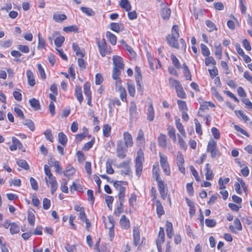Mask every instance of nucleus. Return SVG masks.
<instances>
[{
	"label": "nucleus",
	"mask_w": 252,
	"mask_h": 252,
	"mask_svg": "<svg viewBox=\"0 0 252 252\" xmlns=\"http://www.w3.org/2000/svg\"><path fill=\"white\" fill-rule=\"evenodd\" d=\"M175 125L177 129L180 132V133L186 138L187 136L186 133L184 129V127L182 123H180V119L176 118L175 119Z\"/></svg>",
	"instance_id": "nucleus-16"
},
{
	"label": "nucleus",
	"mask_w": 252,
	"mask_h": 252,
	"mask_svg": "<svg viewBox=\"0 0 252 252\" xmlns=\"http://www.w3.org/2000/svg\"><path fill=\"white\" fill-rule=\"evenodd\" d=\"M168 130V134L169 137L172 140L175 142L176 141V134H175V129L169 126L167 128Z\"/></svg>",
	"instance_id": "nucleus-39"
},
{
	"label": "nucleus",
	"mask_w": 252,
	"mask_h": 252,
	"mask_svg": "<svg viewBox=\"0 0 252 252\" xmlns=\"http://www.w3.org/2000/svg\"><path fill=\"white\" fill-rule=\"evenodd\" d=\"M123 139L124 141V145L126 147H131L133 145V140L130 133L127 131H125L123 133Z\"/></svg>",
	"instance_id": "nucleus-7"
},
{
	"label": "nucleus",
	"mask_w": 252,
	"mask_h": 252,
	"mask_svg": "<svg viewBox=\"0 0 252 252\" xmlns=\"http://www.w3.org/2000/svg\"><path fill=\"white\" fill-rule=\"evenodd\" d=\"M178 38L179 37H176L175 36L170 35V34H168L166 37L167 43L172 47L176 49H179V46L178 41Z\"/></svg>",
	"instance_id": "nucleus-8"
},
{
	"label": "nucleus",
	"mask_w": 252,
	"mask_h": 252,
	"mask_svg": "<svg viewBox=\"0 0 252 252\" xmlns=\"http://www.w3.org/2000/svg\"><path fill=\"white\" fill-rule=\"evenodd\" d=\"M26 74L28 77L29 84L31 86L33 87L35 84V82L32 72L31 70H28Z\"/></svg>",
	"instance_id": "nucleus-24"
},
{
	"label": "nucleus",
	"mask_w": 252,
	"mask_h": 252,
	"mask_svg": "<svg viewBox=\"0 0 252 252\" xmlns=\"http://www.w3.org/2000/svg\"><path fill=\"white\" fill-rule=\"evenodd\" d=\"M126 185L127 182L125 181H117L114 183V187L118 191V193H125L126 188L122 186V184Z\"/></svg>",
	"instance_id": "nucleus-14"
},
{
	"label": "nucleus",
	"mask_w": 252,
	"mask_h": 252,
	"mask_svg": "<svg viewBox=\"0 0 252 252\" xmlns=\"http://www.w3.org/2000/svg\"><path fill=\"white\" fill-rule=\"evenodd\" d=\"M155 117L154 109L152 104H150L148 108L147 119L151 122L153 121Z\"/></svg>",
	"instance_id": "nucleus-32"
},
{
	"label": "nucleus",
	"mask_w": 252,
	"mask_h": 252,
	"mask_svg": "<svg viewBox=\"0 0 252 252\" xmlns=\"http://www.w3.org/2000/svg\"><path fill=\"white\" fill-rule=\"evenodd\" d=\"M170 9L167 7L163 8L161 10V16L163 19H168L170 16Z\"/></svg>",
	"instance_id": "nucleus-37"
},
{
	"label": "nucleus",
	"mask_w": 252,
	"mask_h": 252,
	"mask_svg": "<svg viewBox=\"0 0 252 252\" xmlns=\"http://www.w3.org/2000/svg\"><path fill=\"white\" fill-rule=\"evenodd\" d=\"M23 124L27 126L29 129L33 131L34 130L35 126L34 123L31 120H26L24 122Z\"/></svg>",
	"instance_id": "nucleus-47"
},
{
	"label": "nucleus",
	"mask_w": 252,
	"mask_h": 252,
	"mask_svg": "<svg viewBox=\"0 0 252 252\" xmlns=\"http://www.w3.org/2000/svg\"><path fill=\"white\" fill-rule=\"evenodd\" d=\"M72 49L74 52H76V55L77 56H80L81 57H83L84 56V52L83 50H81L78 45L75 43H72Z\"/></svg>",
	"instance_id": "nucleus-27"
},
{
	"label": "nucleus",
	"mask_w": 252,
	"mask_h": 252,
	"mask_svg": "<svg viewBox=\"0 0 252 252\" xmlns=\"http://www.w3.org/2000/svg\"><path fill=\"white\" fill-rule=\"evenodd\" d=\"M145 143L144 132L142 129L138 130L136 138V143L138 146H143Z\"/></svg>",
	"instance_id": "nucleus-12"
},
{
	"label": "nucleus",
	"mask_w": 252,
	"mask_h": 252,
	"mask_svg": "<svg viewBox=\"0 0 252 252\" xmlns=\"http://www.w3.org/2000/svg\"><path fill=\"white\" fill-rule=\"evenodd\" d=\"M167 235L169 238H171L174 235L172 223L167 221L166 223Z\"/></svg>",
	"instance_id": "nucleus-20"
},
{
	"label": "nucleus",
	"mask_w": 252,
	"mask_h": 252,
	"mask_svg": "<svg viewBox=\"0 0 252 252\" xmlns=\"http://www.w3.org/2000/svg\"><path fill=\"white\" fill-rule=\"evenodd\" d=\"M157 241L159 242V243H163L164 242V229L162 227H160L159 228L158 236V239L157 240Z\"/></svg>",
	"instance_id": "nucleus-45"
},
{
	"label": "nucleus",
	"mask_w": 252,
	"mask_h": 252,
	"mask_svg": "<svg viewBox=\"0 0 252 252\" xmlns=\"http://www.w3.org/2000/svg\"><path fill=\"white\" fill-rule=\"evenodd\" d=\"M194 122L195 125L196 132L199 135H201L202 134V131L201 126L200 122L198 121L197 119H194Z\"/></svg>",
	"instance_id": "nucleus-52"
},
{
	"label": "nucleus",
	"mask_w": 252,
	"mask_h": 252,
	"mask_svg": "<svg viewBox=\"0 0 252 252\" xmlns=\"http://www.w3.org/2000/svg\"><path fill=\"white\" fill-rule=\"evenodd\" d=\"M20 231L19 226L15 222L11 223L10 227V232L11 234L18 233Z\"/></svg>",
	"instance_id": "nucleus-40"
},
{
	"label": "nucleus",
	"mask_w": 252,
	"mask_h": 252,
	"mask_svg": "<svg viewBox=\"0 0 252 252\" xmlns=\"http://www.w3.org/2000/svg\"><path fill=\"white\" fill-rule=\"evenodd\" d=\"M129 114L131 117H135L137 114V106L134 101H131L130 103L129 108Z\"/></svg>",
	"instance_id": "nucleus-22"
},
{
	"label": "nucleus",
	"mask_w": 252,
	"mask_h": 252,
	"mask_svg": "<svg viewBox=\"0 0 252 252\" xmlns=\"http://www.w3.org/2000/svg\"><path fill=\"white\" fill-rule=\"evenodd\" d=\"M159 171L158 163L157 162L153 166V177L155 178L156 181L161 180L159 176Z\"/></svg>",
	"instance_id": "nucleus-17"
},
{
	"label": "nucleus",
	"mask_w": 252,
	"mask_h": 252,
	"mask_svg": "<svg viewBox=\"0 0 252 252\" xmlns=\"http://www.w3.org/2000/svg\"><path fill=\"white\" fill-rule=\"evenodd\" d=\"M78 28L75 25H72L68 27H65L63 28V30L65 32H76L78 31Z\"/></svg>",
	"instance_id": "nucleus-62"
},
{
	"label": "nucleus",
	"mask_w": 252,
	"mask_h": 252,
	"mask_svg": "<svg viewBox=\"0 0 252 252\" xmlns=\"http://www.w3.org/2000/svg\"><path fill=\"white\" fill-rule=\"evenodd\" d=\"M46 138L51 142H53V137L50 129H46L44 133Z\"/></svg>",
	"instance_id": "nucleus-61"
},
{
	"label": "nucleus",
	"mask_w": 252,
	"mask_h": 252,
	"mask_svg": "<svg viewBox=\"0 0 252 252\" xmlns=\"http://www.w3.org/2000/svg\"><path fill=\"white\" fill-rule=\"evenodd\" d=\"M120 69L116 68L113 67V73H112V77L113 79L115 80V84L116 86L119 85L121 84L122 80L121 78L119 77V76L121 74Z\"/></svg>",
	"instance_id": "nucleus-11"
},
{
	"label": "nucleus",
	"mask_w": 252,
	"mask_h": 252,
	"mask_svg": "<svg viewBox=\"0 0 252 252\" xmlns=\"http://www.w3.org/2000/svg\"><path fill=\"white\" fill-rule=\"evenodd\" d=\"M178 142L180 146V148L182 149L183 150H186L187 146L186 144V142L184 140V139L181 137V135L179 134H178Z\"/></svg>",
	"instance_id": "nucleus-57"
},
{
	"label": "nucleus",
	"mask_w": 252,
	"mask_h": 252,
	"mask_svg": "<svg viewBox=\"0 0 252 252\" xmlns=\"http://www.w3.org/2000/svg\"><path fill=\"white\" fill-rule=\"evenodd\" d=\"M58 141L62 145L65 146L67 142L66 136L63 132H59L58 134Z\"/></svg>",
	"instance_id": "nucleus-30"
},
{
	"label": "nucleus",
	"mask_w": 252,
	"mask_h": 252,
	"mask_svg": "<svg viewBox=\"0 0 252 252\" xmlns=\"http://www.w3.org/2000/svg\"><path fill=\"white\" fill-rule=\"evenodd\" d=\"M160 164L164 173L167 176L171 174L170 166L167 161V157L164 154L159 153Z\"/></svg>",
	"instance_id": "nucleus-3"
},
{
	"label": "nucleus",
	"mask_w": 252,
	"mask_h": 252,
	"mask_svg": "<svg viewBox=\"0 0 252 252\" xmlns=\"http://www.w3.org/2000/svg\"><path fill=\"white\" fill-rule=\"evenodd\" d=\"M183 68H184V74L186 79L187 80H191V75L188 66L186 65L185 63L183 64Z\"/></svg>",
	"instance_id": "nucleus-35"
},
{
	"label": "nucleus",
	"mask_w": 252,
	"mask_h": 252,
	"mask_svg": "<svg viewBox=\"0 0 252 252\" xmlns=\"http://www.w3.org/2000/svg\"><path fill=\"white\" fill-rule=\"evenodd\" d=\"M127 89L129 95L132 97L134 96L135 94L134 85L131 83H127Z\"/></svg>",
	"instance_id": "nucleus-44"
},
{
	"label": "nucleus",
	"mask_w": 252,
	"mask_h": 252,
	"mask_svg": "<svg viewBox=\"0 0 252 252\" xmlns=\"http://www.w3.org/2000/svg\"><path fill=\"white\" fill-rule=\"evenodd\" d=\"M200 47L202 55L204 56L208 57L210 54V52L207 46L204 44H201Z\"/></svg>",
	"instance_id": "nucleus-49"
},
{
	"label": "nucleus",
	"mask_w": 252,
	"mask_h": 252,
	"mask_svg": "<svg viewBox=\"0 0 252 252\" xmlns=\"http://www.w3.org/2000/svg\"><path fill=\"white\" fill-rule=\"evenodd\" d=\"M170 35L175 36L176 37H179V27L177 25H174L172 27Z\"/></svg>",
	"instance_id": "nucleus-58"
},
{
	"label": "nucleus",
	"mask_w": 252,
	"mask_h": 252,
	"mask_svg": "<svg viewBox=\"0 0 252 252\" xmlns=\"http://www.w3.org/2000/svg\"><path fill=\"white\" fill-rule=\"evenodd\" d=\"M120 224L121 226L125 229H128L130 227L129 220L125 215L122 216L120 220Z\"/></svg>",
	"instance_id": "nucleus-15"
},
{
	"label": "nucleus",
	"mask_w": 252,
	"mask_h": 252,
	"mask_svg": "<svg viewBox=\"0 0 252 252\" xmlns=\"http://www.w3.org/2000/svg\"><path fill=\"white\" fill-rule=\"evenodd\" d=\"M242 101L245 104L246 108L251 111L252 110V103L249 98H244L242 99Z\"/></svg>",
	"instance_id": "nucleus-59"
},
{
	"label": "nucleus",
	"mask_w": 252,
	"mask_h": 252,
	"mask_svg": "<svg viewBox=\"0 0 252 252\" xmlns=\"http://www.w3.org/2000/svg\"><path fill=\"white\" fill-rule=\"evenodd\" d=\"M17 49L24 53H28L30 51L29 47L27 45H19L17 46Z\"/></svg>",
	"instance_id": "nucleus-63"
},
{
	"label": "nucleus",
	"mask_w": 252,
	"mask_h": 252,
	"mask_svg": "<svg viewBox=\"0 0 252 252\" xmlns=\"http://www.w3.org/2000/svg\"><path fill=\"white\" fill-rule=\"evenodd\" d=\"M120 5L126 11H129L131 10V6L128 0H120Z\"/></svg>",
	"instance_id": "nucleus-21"
},
{
	"label": "nucleus",
	"mask_w": 252,
	"mask_h": 252,
	"mask_svg": "<svg viewBox=\"0 0 252 252\" xmlns=\"http://www.w3.org/2000/svg\"><path fill=\"white\" fill-rule=\"evenodd\" d=\"M207 151L211 154L212 158H218L220 156V153L217 148V142L213 139L210 140L207 145Z\"/></svg>",
	"instance_id": "nucleus-1"
},
{
	"label": "nucleus",
	"mask_w": 252,
	"mask_h": 252,
	"mask_svg": "<svg viewBox=\"0 0 252 252\" xmlns=\"http://www.w3.org/2000/svg\"><path fill=\"white\" fill-rule=\"evenodd\" d=\"M53 18L56 22L60 23L66 19L67 17L64 14H60L58 13H55L53 15Z\"/></svg>",
	"instance_id": "nucleus-31"
},
{
	"label": "nucleus",
	"mask_w": 252,
	"mask_h": 252,
	"mask_svg": "<svg viewBox=\"0 0 252 252\" xmlns=\"http://www.w3.org/2000/svg\"><path fill=\"white\" fill-rule=\"evenodd\" d=\"M94 142L95 139L94 137H93L90 141L86 143L84 145L83 149L85 151L89 150L93 146L94 144Z\"/></svg>",
	"instance_id": "nucleus-53"
},
{
	"label": "nucleus",
	"mask_w": 252,
	"mask_h": 252,
	"mask_svg": "<svg viewBox=\"0 0 252 252\" xmlns=\"http://www.w3.org/2000/svg\"><path fill=\"white\" fill-rule=\"evenodd\" d=\"M177 104L179 106V109L182 111V112L187 111L188 110V108L186 101L181 100H178Z\"/></svg>",
	"instance_id": "nucleus-43"
},
{
	"label": "nucleus",
	"mask_w": 252,
	"mask_h": 252,
	"mask_svg": "<svg viewBox=\"0 0 252 252\" xmlns=\"http://www.w3.org/2000/svg\"><path fill=\"white\" fill-rule=\"evenodd\" d=\"M113 62L114 63V67L119 68L120 69H124V64L123 63L122 59L118 56H114L113 57Z\"/></svg>",
	"instance_id": "nucleus-9"
},
{
	"label": "nucleus",
	"mask_w": 252,
	"mask_h": 252,
	"mask_svg": "<svg viewBox=\"0 0 252 252\" xmlns=\"http://www.w3.org/2000/svg\"><path fill=\"white\" fill-rule=\"evenodd\" d=\"M131 160L130 158L127 159L123 162L120 163L117 165V167L119 168H122L121 170V174L122 175H129L132 173L130 167V163Z\"/></svg>",
	"instance_id": "nucleus-5"
},
{
	"label": "nucleus",
	"mask_w": 252,
	"mask_h": 252,
	"mask_svg": "<svg viewBox=\"0 0 252 252\" xmlns=\"http://www.w3.org/2000/svg\"><path fill=\"white\" fill-rule=\"evenodd\" d=\"M215 48H216V50H215V54L217 56H218L219 58L220 59L221 58V55H222V49H221L220 44L219 43V44H217L216 43L215 44Z\"/></svg>",
	"instance_id": "nucleus-55"
},
{
	"label": "nucleus",
	"mask_w": 252,
	"mask_h": 252,
	"mask_svg": "<svg viewBox=\"0 0 252 252\" xmlns=\"http://www.w3.org/2000/svg\"><path fill=\"white\" fill-rule=\"evenodd\" d=\"M115 220L113 217L110 216L108 217V221L105 222V226L107 229L114 228Z\"/></svg>",
	"instance_id": "nucleus-34"
},
{
	"label": "nucleus",
	"mask_w": 252,
	"mask_h": 252,
	"mask_svg": "<svg viewBox=\"0 0 252 252\" xmlns=\"http://www.w3.org/2000/svg\"><path fill=\"white\" fill-rule=\"evenodd\" d=\"M127 148L124 145L123 141H118L116 148L117 156L121 159L125 158L126 157Z\"/></svg>",
	"instance_id": "nucleus-4"
},
{
	"label": "nucleus",
	"mask_w": 252,
	"mask_h": 252,
	"mask_svg": "<svg viewBox=\"0 0 252 252\" xmlns=\"http://www.w3.org/2000/svg\"><path fill=\"white\" fill-rule=\"evenodd\" d=\"M31 106L35 110H38L40 109V105L39 101L32 98L29 100Z\"/></svg>",
	"instance_id": "nucleus-29"
},
{
	"label": "nucleus",
	"mask_w": 252,
	"mask_h": 252,
	"mask_svg": "<svg viewBox=\"0 0 252 252\" xmlns=\"http://www.w3.org/2000/svg\"><path fill=\"white\" fill-rule=\"evenodd\" d=\"M111 126L107 124L104 125L103 126V134L105 137H108L110 135Z\"/></svg>",
	"instance_id": "nucleus-41"
},
{
	"label": "nucleus",
	"mask_w": 252,
	"mask_h": 252,
	"mask_svg": "<svg viewBox=\"0 0 252 252\" xmlns=\"http://www.w3.org/2000/svg\"><path fill=\"white\" fill-rule=\"evenodd\" d=\"M12 143L19 149H21L23 145L18 138L15 137H12Z\"/></svg>",
	"instance_id": "nucleus-60"
},
{
	"label": "nucleus",
	"mask_w": 252,
	"mask_h": 252,
	"mask_svg": "<svg viewBox=\"0 0 252 252\" xmlns=\"http://www.w3.org/2000/svg\"><path fill=\"white\" fill-rule=\"evenodd\" d=\"M18 165L25 170H28L29 169V165L27 162L24 159H19L17 161Z\"/></svg>",
	"instance_id": "nucleus-42"
},
{
	"label": "nucleus",
	"mask_w": 252,
	"mask_h": 252,
	"mask_svg": "<svg viewBox=\"0 0 252 252\" xmlns=\"http://www.w3.org/2000/svg\"><path fill=\"white\" fill-rule=\"evenodd\" d=\"M116 86V88L120 92V97L122 100L123 101H126V94L125 88L121 86V84Z\"/></svg>",
	"instance_id": "nucleus-26"
},
{
	"label": "nucleus",
	"mask_w": 252,
	"mask_h": 252,
	"mask_svg": "<svg viewBox=\"0 0 252 252\" xmlns=\"http://www.w3.org/2000/svg\"><path fill=\"white\" fill-rule=\"evenodd\" d=\"M80 9L83 12L86 13L88 16H94V12L91 8L81 7Z\"/></svg>",
	"instance_id": "nucleus-50"
},
{
	"label": "nucleus",
	"mask_w": 252,
	"mask_h": 252,
	"mask_svg": "<svg viewBox=\"0 0 252 252\" xmlns=\"http://www.w3.org/2000/svg\"><path fill=\"white\" fill-rule=\"evenodd\" d=\"M156 205L158 216L159 218H160V217L164 214L163 206L159 201H156Z\"/></svg>",
	"instance_id": "nucleus-25"
},
{
	"label": "nucleus",
	"mask_w": 252,
	"mask_h": 252,
	"mask_svg": "<svg viewBox=\"0 0 252 252\" xmlns=\"http://www.w3.org/2000/svg\"><path fill=\"white\" fill-rule=\"evenodd\" d=\"M45 180L47 186H49V184L50 185L51 193L52 194H54L55 191L57 190L58 187V184L57 182L56 177L54 176L53 177L49 178L48 180L47 179V177H45Z\"/></svg>",
	"instance_id": "nucleus-6"
},
{
	"label": "nucleus",
	"mask_w": 252,
	"mask_h": 252,
	"mask_svg": "<svg viewBox=\"0 0 252 252\" xmlns=\"http://www.w3.org/2000/svg\"><path fill=\"white\" fill-rule=\"evenodd\" d=\"M84 92L86 96H91V92L90 90V84L89 83H86L84 85Z\"/></svg>",
	"instance_id": "nucleus-51"
},
{
	"label": "nucleus",
	"mask_w": 252,
	"mask_h": 252,
	"mask_svg": "<svg viewBox=\"0 0 252 252\" xmlns=\"http://www.w3.org/2000/svg\"><path fill=\"white\" fill-rule=\"evenodd\" d=\"M106 36L113 45H115L116 44L117 37L115 35L110 32H107L106 33Z\"/></svg>",
	"instance_id": "nucleus-28"
},
{
	"label": "nucleus",
	"mask_w": 252,
	"mask_h": 252,
	"mask_svg": "<svg viewBox=\"0 0 252 252\" xmlns=\"http://www.w3.org/2000/svg\"><path fill=\"white\" fill-rule=\"evenodd\" d=\"M158 143L159 146L163 148L166 147V136L165 135L160 134L158 138Z\"/></svg>",
	"instance_id": "nucleus-23"
},
{
	"label": "nucleus",
	"mask_w": 252,
	"mask_h": 252,
	"mask_svg": "<svg viewBox=\"0 0 252 252\" xmlns=\"http://www.w3.org/2000/svg\"><path fill=\"white\" fill-rule=\"evenodd\" d=\"M144 160V154L141 150H139L137 152L136 158L135 159V164H143Z\"/></svg>",
	"instance_id": "nucleus-36"
},
{
	"label": "nucleus",
	"mask_w": 252,
	"mask_h": 252,
	"mask_svg": "<svg viewBox=\"0 0 252 252\" xmlns=\"http://www.w3.org/2000/svg\"><path fill=\"white\" fill-rule=\"evenodd\" d=\"M169 83L170 86L171 87L174 88L175 90H177L182 86L181 84L178 80L174 79L172 78H169Z\"/></svg>",
	"instance_id": "nucleus-33"
},
{
	"label": "nucleus",
	"mask_w": 252,
	"mask_h": 252,
	"mask_svg": "<svg viewBox=\"0 0 252 252\" xmlns=\"http://www.w3.org/2000/svg\"><path fill=\"white\" fill-rule=\"evenodd\" d=\"M205 176L207 180H212L213 179V171L211 169V165L209 163L205 165Z\"/></svg>",
	"instance_id": "nucleus-18"
},
{
	"label": "nucleus",
	"mask_w": 252,
	"mask_h": 252,
	"mask_svg": "<svg viewBox=\"0 0 252 252\" xmlns=\"http://www.w3.org/2000/svg\"><path fill=\"white\" fill-rule=\"evenodd\" d=\"M205 63L206 66H208L210 64L215 65L216 64V62L213 57H209V56L205 59Z\"/></svg>",
	"instance_id": "nucleus-64"
},
{
	"label": "nucleus",
	"mask_w": 252,
	"mask_h": 252,
	"mask_svg": "<svg viewBox=\"0 0 252 252\" xmlns=\"http://www.w3.org/2000/svg\"><path fill=\"white\" fill-rule=\"evenodd\" d=\"M64 41V37L63 36H60L55 39L54 43L56 46L59 47L62 45Z\"/></svg>",
	"instance_id": "nucleus-54"
},
{
	"label": "nucleus",
	"mask_w": 252,
	"mask_h": 252,
	"mask_svg": "<svg viewBox=\"0 0 252 252\" xmlns=\"http://www.w3.org/2000/svg\"><path fill=\"white\" fill-rule=\"evenodd\" d=\"M211 92L219 101H222L223 100V97L220 95L215 87H212L211 88Z\"/></svg>",
	"instance_id": "nucleus-46"
},
{
	"label": "nucleus",
	"mask_w": 252,
	"mask_h": 252,
	"mask_svg": "<svg viewBox=\"0 0 252 252\" xmlns=\"http://www.w3.org/2000/svg\"><path fill=\"white\" fill-rule=\"evenodd\" d=\"M133 244L137 246L140 243V235L139 229L137 227H134L133 230Z\"/></svg>",
	"instance_id": "nucleus-13"
},
{
	"label": "nucleus",
	"mask_w": 252,
	"mask_h": 252,
	"mask_svg": "<svg viewBox=\"0 0 252 252\" xmlns=\"http://www.w3.org/2000/svg\"><path fill=\"white\" fill-rule=\"evenodd\" d=\"M75 173V169L73 167H70L69 168L66 169L65 171H63V174L67 178H69L70 176H72Z\"/></svg>",
	"instance_id": "nucleus-56"
},
{
	"label": "nucleus",
	"mask_w": 252,
	"mask_h": 252,
	"mask_svg": "<svg viewBox=\"0 0 252 252\" xmlns=\"http://www.w3.org/2000/svg\"><path fill=\"white\" fill-rule=\"evenodd\" d=\"M96 44L99 53L102 57H105L106 54L110 53V51H109L110 47L107 45L104 38H102L101 40L97 39Z\"/></svg>",
	"instance_id": "nucleus-2"
},
{
	"label": "nucleus",
	"mask_w": 252,
	"mask_h": 252,
	"mask_svg": "<svg viewBox=\"0 0 252 252\" xmlns=\"http://www.w3.org/2000/svg\"><path fill=\"white\" fill-rule=\"evenodd\" d=\"M75 95L80 102L81 103L83 100V97L82 95V89L80 86H76L75 88Z\"/></svg>",
	"instance_id": "nucleus-19"
},
{
	"label": "nucleus",
	"mask_w": 252,
	"mask_h": 252,
	"mask_svg": "<svg viewBox=\"0 0 252 252\" xmlns=\"http://www.w3.org/2000/svg\"><path fill=\"white\" fill-rule=\"evenodd\" d=\"M176 92L177 94V96L181 98H185L186 97V94L185 92L184 91V89L181 86L180 88L176 90Z\"/></svg>",
	"instance_id": "nucleus-48"
},
{
	"label": "nucleus",
	"mask_w": 252,
	"mask_h": 252,
	"mask_svg": "<svg viewBox=\"0 0 252 252\" xmlns=\"http://www.w3.org/2000/svg\"><path fill=\"white\" fill-rule=\"evenodd\" d=\"M235 113L238 117H241L249 127L252 128V121L246 116L242 110L235 111Z\"/></svg>",
	"instance_id": "nucleus-10"
},
{
	"label": "nucleus",
	"mask_w": 252,
	"mask_h": 252,
	"mask_svg": "<svg viewBox=\"0 0 252 252\" xmlns=\"http://www.w3.org/2000/svg\"><path fill=\"white\" fill-rule=\"evenodd\" d=\"M171 59L172 60V63L175 68L177 69H180L181 67V63L178 59V58L174 54L171 55Z\"/></svg>",
	"instance_id": "nucleus-38"
}]
</instances>
